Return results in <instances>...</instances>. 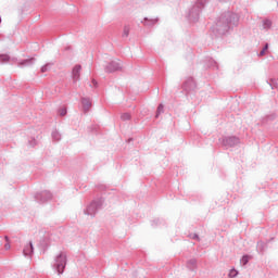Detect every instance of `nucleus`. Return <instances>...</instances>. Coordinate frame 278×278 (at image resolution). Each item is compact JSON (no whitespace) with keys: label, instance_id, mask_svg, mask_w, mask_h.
<instances>
[{"label":"nucleus","instance_id":"6e6552de","mask_svg":"<svg viewBox=\"0 0 278 278\" xmlns=\"http://www.w3.org/2000/svg\"><path fill=\"white\" fill-rule=\"evenodd\" d=\"M188 265L191 266L192 268H197V261L191 260V261L188 262Z\"/></svg>","mask_w":278,"mask_h":278},{"label":"nucleus","instance_id":"1a4fd4ad","mask_svg":"<svg viewBox=\"0 0 278 278\" xmlns=\"http://www.w3.org/2000/svg\"><path fill=\"white\" fill-rule=\"evenodd\" d=\"M242 263H243L244 265L249 264V256H243V257H242Z\"/></svg>","mask_w":278,"mask_h":278},{"label":"nucleus","instance_id":"f03ea898","mask_svg":"<svg viewBox=\"0 0 278 278\" xmlns=\"http://www.w3.org/2000/svg\"><path fill=\"white\" fill-rule=\"evenodd\" d=\"M81 73V65H75L73 68L74 79H79V74Z\"/></svg>","mask_w":278,"mask_h":278},{"label":"nucleus","instance_id":"9b49d317","mask_svg":"<svg viewBox=\"0 0 278 278\" xmlns=\"http://www.w3.org/2000/svg\"><path fill=\"white\" fill-rule=\"evenodd\" d=\"M47 71H49L48 65H45L41 67V73H47Z\"/></svg>","mask_w":278,"mask_h":278},{"label":"nucleus","instance_id":"f8f14e48","mask_svg":"<svg viewBox=\"0 0 278 278\" xmlns=\"http://www.w3.org/2000/svg\"><path fill=\"white\" fill-rule=\"evenodd\" d=\"M60 115H61V116H66V109H62V110L60 111Z\"/></svg>","mask_w":278,"mask_h":278},{"label":"nucleus","instance_id":"f257e3e1","mask_svg":"<svg viewBox=\"0 0 278 278\" xmlns=\"http://www.w3.org/2000/svg\"><path fill=\"white\" fill-rule=\"evenodd\" d=\"M64 268H66V254H59L56 257V270L59 275L64 273Z\"/></svg>","mask_w":278,"mask_h":278},{"label":"nucleus","instance_id":"9d476101","mask_svg":"<svg viewBox=\"0 0 278 278\" xmlns=\"http://www.w3.org/2000/svg\"><path fill=\"white\" fill-rule=\"evenodd\" d=\"M229 275L230 277H236V275H238V271L236 269H232Z\"/></svg>","mask_w":278,"mask_h":278},{"label":"nucleus","instance_id":"2eb2a0df","mask_svg":"<svg viewBox=\"0 0 278 278\" xmlns=\"http://www.w3.org/2000/svg\"><path fill=\"white\" fill-rule=\"evenodd\" d=\"M125 35L129 36V30L125 29Z\"/></svg>","mask_w":278,"mask_h":278},{"label":"nucleus","instance_id":"7ed1b4c3","mask_svg":"<svg viewBox=\"0 0 278 278\" xmlns=\"http://www.w3.org/2000/svg\"><path fill=\"white\" fill-rule=\"evenodd\" d=\"M34 253V245L28 243L24 249V255H31Z\"/></svg>","mask_w":278,"mask_h":278},{"label":"nucleus","instance_id":"0eeeda50","mask_svg":"<svg viewBox=\"0 0 278 278\" xmlns=\"http://www.w3.org/2000/svg\"><path fill=\"white\" fill-rule=\"evenodd\" d=\"M8 60H10V56L5 54L0 55V62H8Z\"/></svg>","mask_w":278,"mask_h":278},{"label":"nucleus","instance_id":"dca6fc26","mask_svg":"<svg viewBox=\"0 0 278 278\" xmlns=\"http://www.w3.org/2000/svg\"><path fill=\"white\" fill-rule=\"evenodd\" d=\"M263 50L267 51L268 50V45H266Z\"/></svg>","mask_w":278,"mask_h":278},{"label":"nucleus","instance_id":"39448f33","mask_svg":"<svg viewBox=\"0 0 278 278\" xmlns=\"http://www.w3.org/2000/svg\"><path fill=\"white\" fill-rule=\"evenodd\" d=\"M164 112V104H160L156 111V118Z\"/></svg>","mask_w":278,"mask_h":278},{"label":"nucleus","instance_id":"a211bd4d","mask_svg":"<svg viewBox=\"0 0 278 278\" xmlns=\"http://www.w3.org/2000/svg\"><path fill=\"white\" fill-rule=\"evenodd\" d=\"M4 247H5V249H10V244H5Z\"/></svg>","mask_w":278,"mask_h":278},{"label":"nucleus","instance_id":"423d86ee","mask_svg":"<svg viewBox=\"0 0 278 278\" xmlns=\"http://www.w3.org/2000/svg\"><path fill=\"white\" fill-rule=\"evenodd\" d=\"M273 25V22H270L269 20H265L264 21V28L265 29H269V27Z\"/></svg>","mask_w":278,"mask_h":278},{"label":"nucleus","instance_id":"4468645a","mask_svg":"<svg viewBox=\"0 0 278 278\" xmlns=\"http://www.w3.org/2000/svg\"><path fill=\"white\" fill-rule=\"evenodd\" d=\"M124 121L130 118L129 114L123 115Z\"/></svg>","mask_w":278,"mask_h":278},{"label":"nucleus","instance_id":"ddd939ff","mask_svg":"<svg viewBox=\"0 0 278 278\" xmlns=\"http://www.w3.org/2000/svg\"><path fill=\"white\" fill-rule=\"evenodd\" d=\"M265 54H266V50L263 49V50L261 51L260 55H265Z\"/></svg>","mask_w":278,"mask_h":278},{"label":"nucleus","instance_id":"20e7f679","mask_svg":"<svg viewBox=\"0 0 278 278\" xmlns=\"http://www.w3.org/2000/svg\"><path fill=\"white\" fill-rule=\"evenodd\" d=\"M92 103L90 102V100L88 99H83V108L85 110V112H88V110H90Z\"/></svg>","mask_w":278,"mask_h":278},{"label":"nucleus","instance_id":"f3484780","mask_svg":"<svg viewBox=\"0 0 278 278\" xmlns=\"http://www.w3.org/2000/svg\"><path fill=\"white\" fill-rule=\"evenodd\" d=\"M116 68H118V67H113V68H110V71H116Z\"/></svg>","mask_w":278,"mask_h":278}]
</instances>
